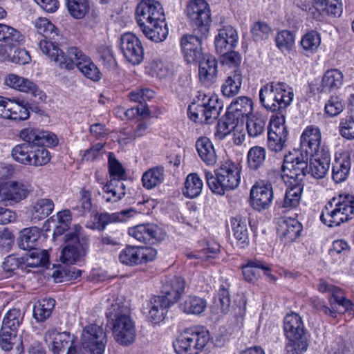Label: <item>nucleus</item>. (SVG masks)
Listing matches in <instances>:
<instances>
[{"label":"nucleus","mask_w":354,"mask_h":354,"mask_svg":"<svg viewBox=\"0 0 354 354\" xmlns=\"http://www.w3.org/2000/svg\"><path fill=\"white\" fill-rule=\"evenodd\" d=\"M351 160L348 153H344L336 157L333 164L332 178L337 183L344 181L348 176Z\"/></svg>","instance_id":"nucleus-31"},{"label":"nucleus","mask_w":354,"mask_h":354,"mask_svg":"<svg viewBox=\"0 0 354 354\" xmlns=\"http://www.w3.org/2000/svg\"><path fill=\"white\" fill-rule=\"evenodd\" d=\"M92 206L91 194L90 191L85 188L81 189L78 202L73 206V208L78 210L81 214H84L89 212L92 209Z\"/></svg>","instance_id":"nucleus-62"},{"label":"nucleus","mask_w":354,"mask_h":354,"mask_svg":"<svg viewBox=\"0 0 354 354\" xmlns=\"http://www.w3.org/2000/svg\"><path fill=\"white\" fill-rule=\"evenodd\" d=\"M181 48L185 61L193 64L199 61L202 56L201 39L194 35H189L181 39Z\"/></svg>","instance_id":"nucleus-24"},{"label":"nucleus","mask_w":354,"mask_h":354,"mask_svg":"<svg viewBox=\"0 0 354 354\" xmlns=\"http://www.w3.org/2000/svg\"><path fill=\"white\" fill-rule=\"evenodd\" d=\"M89 239L84 233V229L75 225L70 232L65 234L64 246L60 259L63 263L74 264L80 261L87 254Z\"/></svg>","instance_id":"nucleus-7"},{"label":"nucleus","mask_w":354,"mask_h":354,"mask_svg":"<svg viewBox=\"0 0 354 354\" xmlns=\"http://www.w3.org/2000/svg\"><path fill=\"white\" fill-rule=\"evenodd\" d=\"M40 237L39 229L37 227L25 228L20 232L19 247L24 250H35L37 242Z\"/></svg>","instance_id":"nucleus-40"},{"label":"nucleus","mask_w":354,"mask_h":354,"mask_svg":"<svg viewBox=\"0 0 354 354\" xmlns=\"http://www.w3.org/2000/svg\"><path fill=\"white\" fill-rule=\"evenodd\" d=\"M266 118L259 113H256L248 118L246 129L249 137L257 138L263 135L266 131Z\"/></svg>","instance_id":"nucleus-41"},{"label":"nucleus","mask_w":354,"mask_h":354,"mask_svg":"<svg viewBox=\"0 0 354 354\" xmlns=\"http://www.w3.org/2000/svg\"><path fill=\"white\" fill-rule=\"evenodd\" d=\"M311 157L309 169L307 173L310 174L317 179L322 178L327 174L330 162V155L328 149H323L320 153Z\"/></svg>","instance_id":"nucleus-25"},{"label":"nucleus","mask_w":354,"mask_h":354,"mask_svg":"<svg viewBox=\"0 0 354 354\" xmlns=\"http://www.w3.org/2000/svg\"><path fill=\"white\" fill-rule=\"evenodd\" d=\"M259 266H263V261L256 259L247 260L242 266L243 274L247 281L254 282L259 278Z\"/></svg>","instance_id":"nucleus-56"},{"label":"nucleus","mask_w":354,"mask_h":354,"mask_svg":"<svg viewBox=\"0 0 354 354\" xmlns=\"http://www.w3.org/2000/svg\"><path fill=\"white\" fill-rule=\"evenodd\" d=\"M39 47L41 51L47 55L52 61L57 64L60 68H64L68 71L75 68V63L73 59L70 58L66 53H64L54 41H49L45 38L41 39L39 43Z\"/></svg>","instance_id":"nucleus-20"},{"label":"nucleus","mask_w":354,"mask_h":354,"mask_svg":"<svg viewBox=\"0 0 354 354\" xmlns=\"http://www.w3.org/2000/svg\"><path fill=\"white\" fill-rule=\"evenodd\" d=\"M300 44L306 53H315L321 44L320 35L315 30L308 32L302 37Z\"/></svg>","instance_id":"nucleus-55"},{"label":"nucleus","mask_w":354,"mask_h":354,"mask_svg":"<svg viewBox=\"0 0 354 354\" xmlns=\"http://www.w3.org/2000/svg\"><path fill=\"white\" fill-rule=\"evenodd\" d=\"M241 167L230 160L222 162L215 170V176L209 171L205 175L209 189L215 194L223 195L225 192L237 188L241 182Z\"/></svg>","instance_id":"nucleus-3"},{"label":"nucleus","mask_w":354,"mask_h":354,"mask_svg":"<svg viewBox=\"0 0 354 354\" xmlns=\"http://www.w3.org/2000/svg\"><path fill=\"white\" fill-rule=\"evenodd\" d=\"M218 63L212 56H206L199 60L198 77L200 81L206 86L214 84L217 79Z\"/></svg>","instance_id":"nucleus-27"},{"label":"nucleus","mask_w":354,"mask_h":354,"mask_svg":"<svg viewBox=\"0 0 354 354\" xmlns=\"http://www.w3.org/2000/svg\"><path fill=\"white\" fill-rule=\"evenodd\" d=\"M185 13L192 26L197 28L202 36L209 32L212 18L209 4L205 0H190L186 6Z\"/></svg>","instance_id":"nucleus-11"},{"label":"nucleus","mask_w":354,"mask_h":354,"mask_svg":"<svg viewBox=\"0 0 354 354\" xmlns=\"http://www.w3.org/2000/svg\"><path fill=\"white\" fill-rule=\"evenodd\" d=\"M280 229L282 232L283 236L288 241H292L299 236L302 227L296 219L288 218L284 220L280 224Z\"/></svg>","instance_id":"nucleus-49"},{"label":"nucleus","mask_w":354,"mask_h":354,"mask_svg":"<svg viewBox=\"0 0 354 354\" xmlns=\"http://www.w3.org/2000/svg\"><path fill=\"white\" fill-rule=\"evenodd\" d=\"M288 186L281 207L286 209H290L299 205L303 185H288Z\"/></svg>","instance_id":"nucleus-46"},{"label":"nucleus","mask_w":354,"mask_h":354,"mask_svg":"<svg viewBox=\"0 0 354 354\" xmlns=\"http://www.w3.org/2000/svg\"><path fill=\"white\" fill-rule=\"evenodd\" d=\"M28 102L17 97L7 98L3 118L24 120L29 118Z\"/></svg>","instance_id":"nucleus-28"},{"label":"nucleus","mask_w":354,"mask_h":354,"mask_svg":"<svg viewBox=\"0 0 354 354\" xmlns=\"http://www.w3.org/2000/svg\"><path fill=\"white\" fill-rule=\"evenodd\" d=\"M133 213H135V211L133 209H126L111 214L107 212L102 213L97 216L98 223L97 227L102 230L109 223L124 221L126 217L131 216Z\"/></svg>","instance_id":"nucleus-44"},{"label":"nucleus","mask_w":354,"mask_h":354,"mask_svg":"<svg viewBox=\"0 0 354 354\" xmlns=\"http://www.w3.org/2000/svg\"><path fill=\"white\" fill-rule=\"evenodd\" d=\"M322 134L319 129L314 125L308 126L301 136L300 147L306 156L320 153L323 149H328L321 145Z\"/></svg>","instance_id":"nucleus-21"},{"label":"nucleus","mask_w":354,"mask_h":354,"mask_svg":"<svg viewBox=\"0 0 354 354\" xmlns=\"http://www.w3.org/2000/svg\"><path fill=\"white\" fill-rule=\"evenodd\" d=\"M252 110L253 103L252 100L248 97L242 96L231 102L227 113L241 122H243L242 119L243 118L250 116Z\"/></svg>","instance_id":"nucleus-29"},{"label":"nucleus","mask_w":354,"mask_h":354,"mask_svg":"<svg viewBox=\"0 0 354 354\" xmlns=\"http://www.w3.org/2000/svg\"><path fill=\"white\" fill-rule=\"evenodd\" d=\"M288 131L283 115L272 116L268 132V148L275 152L281 151L286 145Z\"/></svg>","instance_id":"nucleus-14"},{"label":"nucleus","mask_w":354,"mask_h":354,"mask_svg":"<svg viewBox=\"0 0 354 354\" xmlns=\"http://www.w3.org/2000/svg\"><path fill=\"white\" fill-rule=\"evenodd\" d=\"M239 35L236 30L232 26H224L218 30L215 37L214 46L217 53H225L233 50L237 45Z\"/></svg>","instance_id":"nucleus-23"},{"label":"nucleus","mask_w":354,"mask_h":354,"mask_svg":"<svg viewBox=\"0 0 354 354\" xmlns=\"http://www.w3.org/2000/svg\"><path fill=\"white\" fill-rule=\"evenodd\" d=\"M165 179V169L156 166L147 169L142 176V184L147 189H151L160 185Z\"/></svg>","instance_id":"nucleus-39"},{"label":"nucleus","mask_w":354,"mask_h":354,"mask_svg":"<svg viewBox=\"0 0 354 354\" xmlns=\"http://www.w3.org/2000/svg\"><path fill=\"white\" fill-rule=\"evenodd\" d=\"M314 6L322 15L339 17L342 12L340 0H315Z\"/></svg>","instance_id":"nucleus-42"},{"label":"nucleus","mask_w":354,"mask_h":354,"mask_svg":"<svg viewBox=\"0 0 354 354\" xmlns=\"http://www.w3.org/2000/svg\"><path fill=\"white\" fill-rule=\"evenodd\" d=\"M354 218V195L339 194L324 206L320 215L322 222L333 227Z\"/></svg>","instance_id":"nucleus-5"},{"label":"nucleus","mask_w":354,"mask_h":354,"mask_svg":"<svg viewBox=\"0 0 354 354\" xmlns=\"http://www.w3.org/2000/svg\"><path fill=\"white\" fill-rule=\"evenodd\" d=\"M45 340L50 345L53 354H64L68 348L66 354H83L81 348L73 346L71 337L68 333H59L55 329L48 330L45 334Z\"/></svg>","instance_id":"nucleus-17"},{"label":"nucleus","mask_w":354,"mask_h":354,"mask_svg":"<svg viewBox=\"0 0 354 354\" xmlns=\"http://www.w3.org/2000/svg\"><path fill=\"white\" fill-rule=\"evenodd\" d=\"M102 189L104 193L103 198L106 203H115L126 194V186L119 180H110Z\"/></svg>","instance_id":"nucleus-35"},{"label":"nucleus","mask_w":354,"mask_h":354,"mask_svg":"<svg viewBox=\"0 0 354 354\" xmlns=\"http://www.w3.org/2000/svg\"><path fill=\"white\" fill-rule=\"evenodd\" d=\"M196 148L201 158L207 165H213L216 163V155L215 150L208 138H199L196 142Z\"/></svg>","instance_id":"nucleus-37"},{"label":"nucleus","mask_w":354,"mask_h":354,"mask_svg":"<svg viewBox=\"0 0 354 354\" xmlns=\"http://www.w3.org/2000/svg\"><path fill=\"white\" fill-rule=\"evenodd\" d=\"M24 40V35L17 29L0 24V41L9 44H20Z\"/></svg>","instance_id":"nucleus-54"},{"label":"nucleus","mask_w":354,"mask_h":354,"mask_svg":"<svg viewBox=\"0 0 354 354\" xmlns=\"http://www.w3.org/2000/svg\"><path fill=\"white\" fill-rule=\"evenodd\" d=\"M129 234L140 242L154 244L164 239L165 233L154 224L139 225L129 230Z\"/></svg>","instance_id":"nucleus-22"},{"label":"nucleus","mask_w":354,"mask_h":354,"mask_svg":"<svg viewBox=\"0 0 354 354\" xmlns=\"http://www.w3.org/2000/svg\"><path fill=\"white\" fill-rule=\"evenodd\" d=\"M171 297L170 293H167V295L153 296L146 304L143 313L147 314V317L151 322H160L165 318L166 309L175 302Z\"/></svg>","instance_id":"nucleus-19"},{"label":"nucleus","mask_w":354,"mask_h":354,"mask_svg":"<svg viewBox=\"0 0 354 354\" xmlns=\"http://www.w3.org/2000/svg\"><path fill=\"white\" fill-rule=\"evenodd\" d=\"M45 145L32 143L28 165L42 166L50 161V155L49 151L44 147ZM46 145L48 146V145Z\"/></svg>","instance_id":"nucleus-48"},{"label":"nucleus","mask_w":354,"mask_h":354,"mask_svg":"<svg viewBox=\"0 0 354 354\" xmlns=\"http://www.w3.org/2000/svg\"><path fill=\"white\" fill-rule=\"evenodd\" d=\"M283 328L288 339L286 349L288 354H301L308 347L307 338L301 318L297 313L288 314L283 322Z\"/></svg>","instance_id":"nucleus-8"},{"label":"nucleus","mask_w":354,"mask_h":354,"mask_svg":"<svg viewBox=\"0 0 354 354\" xmlns=\"http://www.w3.org/2000/svg\"><path fill=\"white\" fill-rule=\"evenodd\" d=\"M308 156L297 152L285 156L281 178L286 184L303 185V179L308 171Z\"/></svg>","instance_id":"nucleus-9"},{"label":"nucleus","mask_w":354,"mask_h":354,"mask_svg":"<svg viewBox=\"0 0 354 354\" xmlns=\"http://www.w3.org/2000/svg\"><path fill=\"white\" fill-rule=\"evenodd\" d=\"M48 262V254L46 250H32L27 255L25 263L26 266L37 268L44 266Z\"/></svg>","instance_id":"nucleus-57"},{"label":"nucleus","mask_w":354,"mask_h":354,"mask_svg":"<svg viewBox=\"0 0 354 354\" xmlns=\"http://www.w3.org/2000/svg\"><path fill=\"white\" fill-rule=\"evenodd\" d=\"M70 15L75 19H82L90 10L88 0H67Z\"/></svg>","instance_id":"nucleus-53"},{"label":"nucleus","mask_w":354,"mask_h":354,"mask_svg":"<svg viewBox=\"0 0 354 354\" xmlns=\"http://www.w3.org/2000/svg\"><path fill=\"white\" fill-rule=\"evenodd\" d=\"M136 19L149 39L160 42L166 39L169 28L162 5L155 0H142L136 9Z\"/></svg>","instance_id":"nucleus-2"},{"label":"nucleus","mask_w":354,"mask_h":354,"mask_svg":"<svg viewBox=\"0 0 354 354\" xmlns=\"http://www.w3.org/2000/svg\"><path fill=\"white\" fill-rule=\"evenodd\" d=\"M294 98L292 87L283 82H271L263 85L259 91V100L268 111L283 115Z\"/></svg>","instance_id":"nucleus-4"},{"label":"nucleus","mask_w":354,"mask_h":354,"mask_svg":"<svg viewBox=\"0 0 354 354\" xmlns=\"http://www.w3.org/2000/svg\"><path fill=\"white\" fill-rule=\"evenodd\" d=\"M120 48L126 60L133 65L140 64L144 59V48L140 39L126 32L120 37Z\"/></svg>","instance_id":"nucleus-15"},{"label":"nucleus","mask_w":354,"mask_h":354,"mask_svg":"<svg viewBox=\"0 0 354 354\" xmlns=\"http://www.w3.org/2000/svg\"><path fill=\"white\" fill-rule=\"evenodd\" d=\"M206 307V301L198 297H189L180 303V308L187 314L199 315Z\"/></svg>","instance_id":"nucleus-47"},{"label":"nucleus","mask_w":354,"mask_h":354,"mask_svg":"<svg viewBox=\"0 0 354 354\" xmlns=\"http://www.w3.org/2000/svg\"><path fill=\"white\" fill-rule=\"evenodd\" d=\"M20 138L24 143L16 145L12 150L13 159L19 163L28 165L32 143L37 145H56L57 136L46 131L35 128H26L21 131Z\"/></svg>","instance_id":"nucleus-6"},{"label":"nucleus","mask_w":354,"mask_h":354,"mask_svg":"<svg viewBox=\"0 0 354 354\" xmlns=\"http://www.w3.org/2000/svg\"><path fill=\"white\" fill-rule=\"evenodd\" d=\"M227 77L221 86L223 95L231 97L239 93L243 83V75L241 70L227 71Z\"/></svg>","instance_id":"nucleus-33"},{"label":"nucleus","mask_w":354,"mask_h":354,"mask_svg":"<svg viewBox=\"0 0 354 354\" xmlns=\"http://www.w3.org/2000/svg\"><path fill=\"white\" fill-rule=\"evenodd\" d=\"M271 32V28L263 21H257L251 26V33L256 41L267 39Z\"/></svg>","instance_id":"nucleus-64"},{"label":"nucleus","mask_w":354,"mask_h":354,"mask_svg":"<svg viewBox=\"0 0 354 354\" xmlns=\"http://www.w3.org/2000/svg\"><path fill=\"white\" fill-rule=\"evenodd\" d=\"M106 304L107 325L111 329L115 341L122 346L131 345L136 338V326L130 307L125 301L115 295L109 296Z\"/></svg>","instance_id":"nucleus-1"},{"label":"nucleus","mask_w":354,"mask_h":354,"mask_svg":"<svg viewBox=\"0 0 354 354\" xmlns=\"http://www.w3.org/2000/svg\"><path fill=\"white\" fill-rule=\"evenodd\" d=\"M265 158L266 150L262 147H253L248 153V165L252 169H258L263 164Z\"/></svg>","instance_id":"nucleus-60"},{"label":"nucleus","mask_w":354,"mask_h":354,"mask_svg":"<svg viewBox=\"0 0 354 354\" xmlns=\"http://www.w3.org/2000/svg\"><path fill=\"white\" fill-rule=\"evenodd\" d=\"M273 200L272 187L270 183L257 182L250 189V205L257 211L268 209Z\"/></svg>","instance_id":"nucleus-18"},{"label":"nucleus","mask_w":354,"mask_h":354,"mask_svg":"<svg viewBox=\"0 0 354 354\" xmlns=\"http://www.w3.org/2000/svg\"><path fill=\"white\" fill-rule=\"evenodd\" d=\"M68 55L71 59H73L75 67L77 66L84 77L94 82H97L101 79V73L99 68L91 58L78 48H68Z\"/></svg>","instance_id":"nucleus-16"},{"label":"nucleus","mask_w":354,"mask_h":354,"mask_svg":"<svg viewBox=\"0 0 354 354\" xmlns=\"http://www.w3.org/2000/svg\"><path fill=\"white\" fill-rule=\"evenodd\" d=\"M239 122L227 113L223 118L218 120L215 136L219 140H223L234 131Z\"/></svg>","instance_id":"nucleus-51"},{"label":"nucleus","mask_w":354,"mask_h":354,"mask_svg":"<svg viewBox=\"0 0 354 354\" xmlns=\"http://www.w3.org/2000/svg\"><path fill=\"white\" fill-rule=\"evenodd\" d=\"M209 340L207 330L196 328H186L178 335V354H198Z\"/></svg>","instance_id":"nucleus-10"},{"label":"nucleus","mask_w":354,"mask_h":354,"mask_svg":"<svg viewBox=\"0 0 354 354\" xmlns=\"http://www.w3.org/2000/svg\"><path fill=\"white\" fill-rule=\"evenodd\" d=\"M342 73L337 69L328 70L324 75L319 91L320 92H330L338 89L343 83Z\"/></svg>","instance_id":"nucleus-36"},{"label":"nucleus","mask_w":354,"mask_h":354,"mask_svg":"<svg viewBox=\"0 0 354 354\" xmlns=\"http://www.w3.org/2000/svg\"><path fill=\"white\" fill-rule=\"evenodd\" d=\"M100 61L105 68L109 71H114L118 67L117 61L113 55L112 50L108 47L102 46L97 50Z\"/></svg>","instance_id":"nucleus-58"},{"label":"nucleus","mask_w":354,"mask_h":354,"mask_svg":"<svg viewBox=\"0 0 354 354\" xmlns=\"http://www.w3.org/2000/svg\"><path fill=\"white\" fill-rule=\"evenodd\" d=\"M55 301L52 298H45L37 301L33 306V317L37 322H43L51 315Z\"/></svg>","instance_id":"nucleus-43"},{"label":"nucleus","mask_w":354,"mask_h":354,"mask_svg":"<svg viewBox=\"0 0 354 354\" xmlns=\"http://www.w3.org/2000/svg\"><path fill=\"white\" fill-rule=\"evenodd\" d=\"M82 344L91 354H103L107 343L106 334L101 326L91 324L83 328Z\"/></svg>","instance_id":"nucleus-12"},{"label":"nucleus","mask_w":354,"mask_h":354,"mask_svg":"<svg viewBox=\"0 0 354 354\" xmlns=\"http://www.w3.org/2000/svg\"><path fill=\"white\" fill-rule=\"evenodd\" d=\"M120 263L127 266L140 264L138 247L127 246L119 254Z\"/></svg>","instance_id":"nucleus-59"},{"label":"nucleus","mask_w":354,"mask_h":354,"mask_svg":"<svg viewBox=\"0 0 354 354\" xmlns=\"http://www.w3.org/2000/svg\"><path fill=\"white\" fill-rule=\"evenodd\" d=\"M34 26L39 34L45 38L55 39L58 36L57 30L54 24L46 17H38L34 21Z\"/></svg>","instance_id":"nucleus-50"},{"label":"nucleus","mask_w":354,"mask_h":354,"mask_svg":"<svg viewBox=\"0 0 354 354\" xmlns=\"http://www.w3.org/2000/svg\"><path fill=\"white\" fill-rule=\"evenodd\" d=\"M233 234L241 248H245L249 243V235L246 220L237 216L230 219Z\"/></svg>","instance_id":"nucleus-38"},{"label":"nucleus","mask_w":354,"mask_h":354,"mask_svg":"<svg viewBox=\"0 0 354 354\" xmlns=\"http://www.w3.org/2000/svg\"><path fill=\"white\" fill-rule=\"evenodd\" d=\"M222 106L218 102V97H214L213 99H210V102L207 104H196L194 102L189 105L187 114L192 120L209 124L218 118Z\"/></svg>","instance_id":"nucleus-13"},{"label":"nucleus","mask_w":354,"mask_h":354,"mask_svg":"<svg viewBox=\"0 0 354 354\" xmlns=\"http://www.w3.org/2000/svg\"><path fill=\"white\" fill-rule=\"evenodd\" d=\"M330 307H328L320 301L313 302V306L317 310L332 317H335L337 313H349L351 314V313L354 311V305L350 300L346 298L338 302H333L330 301Z\"/></svg>","instance_id":"nucleus-30"},{"label":"nucleus","mask_w":354,"mask_h":354,"mask_svg":"<svg viewBox=\"0 0 354 354\" xmlns=\"http://www.w3.org/2000/svg\"><path fill=\"white\" fill-rule=\"evenodd\" d=\"M53 201L48 198L37 199L30 207V214L32 221H41L48 217L54 209Z\"/></svg>","instance_id":"nucleus-34"},{"label":"nucleus","mask_w":354,"mask_h":354,"mask_svg":"<svg viewBox=\"0 0 354 354\" xmlns=\"http://www.w3.org/2000/svg\"><path fill=\"white\" fill-rule=\"evenodd\" d=\"M219 54L223 56L222 62L228 68V71L241 70V57L239 53L231 50L227 53Z\"/></svg>","instance_id":"nucleus-63"},{"label":"nucleus","mask_w":354,"mask_h":354,"mask_svg":"<svg viewBox=\"0 0 354 354\" xmlns=\"http://www.w3.org/2000/svg\"><path fill=\"white\" fill-rule=\"evenodd\" d=\"M275 41L281 52H288L295 44V35L290 31L282 30L276 35Z\"/></svg>","instance_id":"nucleus-61"},{"label":"nucleus","mask_w":354,"mask_h":354,"mask_svg":"<svg viewBox=\"0 0 354 354\" xmlns=\"http://www.w3.org/2000/svg\"><path fill=\"white\" fill-rule=\"evenodd\" d=\"M29 186L18 182H9L0 185V201H19L27 197Z\"/></svg>","instance_id":"nucleus-26"},{"label":"nucleus","mask_w":354,"mask_h":354,"mask_svg":"<svg viewBox=\"0 0 354 354\" xmlns=\"http://www.w3.org/2000/svg\"><path fill=\"white\" fill-rule=\"evenodd\" d=\"M4 83L13 89L24 93H30L34 95L38 91V88L33 82L13 73L6 76Z\"/></svg>","instance_id":"nucleus-32"},{"label":"nucleus","mask_w":354,"mask_h":354,"mask_svg":"<svg viewBox=\"0 0 354 354\" xmlns=\"http://www.w3.org/2000/svg\"><path fill=\"white\" fill-rule=\"evenodd\" d=\"M24 319V313L19 309H10L5 315L3 322L2 328L17 331L19 326L21 325Z\"/></svg>","instance_id":"nucleus-52"},{"label":"nucleus","mask_w":354,"mask_h":354,"mask_svg":"<svg viewBox=\"0 0 354 354\" xmlns=\"http://www.w3.org/2000/svg\"><path fill=\"white\" fill-rule=\"evenodd\" d=\"M203 187V183L197 174H189L185 182L184 187L183 188V194L189 198H193L199 196L201 193Z\"/></svg>","instance_id":"nucleus-45"}]
</instances>
